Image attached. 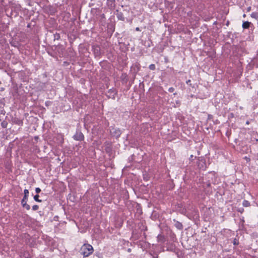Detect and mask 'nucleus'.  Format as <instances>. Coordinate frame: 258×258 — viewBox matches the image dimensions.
Masks as SVG:
<instances>
[{
  "label": "nucleus",
  "instance_id": "1",
  "mask_svg": "<svg viewBox=\"0 0 258 258\" xmlns=\"http://www.w3.org/2000/svg\"><path fill=\"white\" fill-rule=\"evenodd\" d=\"M94 251L93 247L89 244H83L80 249V252L84 257H87L91 254Z\"/></svg>",
  "mask_w": 258,
  "mask_h": 258
},
{
  "label": "nucleus",
  "instance_id": "2",
  "mask_svg": "<svg viewBox=\"0 0 258 258\" xmlns=\"http://www.w3.org/2000/svg\"><path fill=\"white\" fill-rule=\"evenodd\" d=\"M73 138L75 140L80 141L83 140L84 138L83 134L79 131L76 132Z\"/></svg>",
  "mask_w": 258,
  "mask_h": 258
},
{
  "label": "nucleus",
  "instance_id": "3",
  "mask_svg": "<svg viewBox=\"0 0 258 258\" xmlns=\"http://www.w3.org/2000/svg\"><path fill=\"white\" fill-rule=\"evenodd\" d=\"M27 200L23 199L21 201V204L23 207L26 208L27 210H30V206L27 204Z\"/></svg>",
  "mask_w": 258,
  "mask_h": 258
},
{
  "label": "nucleus",
  "instance_id": "4",
  "mask_svg": "<svg viewBox=\"0 0 258 258\" xmlns=\"http://www.w3.org/2000/svg\"><path fill=\"white\" fill-rule=\"evenodd\" d=\"M175 222L174 226L178 229L181 230L183 228V225L179 221H176L175 220H173Z\"/></svg>",
  "mask_w": 258,
  "mask_h": 258
},
{
  "label": "nucleus",
  "instance_id": "5",
  "mask_svg": "<svg viewBox=\"0 0 258 258\" xmlns=\"http://www.w3.org/2000/svg\"><path fill=\"white\" fill-rule=\"evenodd\" d=\"M250 23L248 21L244 22L242 24V28L243 29H248L249 27Z\"/></svg>",
  "mask_w": 258,
  "mask_h": 258
},
{
  "label": "nucleus",
  "instance_id": "6",
  "mask_svg": "<svg viewBox=\"0 0 258 258\" xmlns=\"http://www.w3.org/2000/svg\"><path fill=\"white\" fill-rule=\"evenodd\" d=\"M24 197L23 199L28 200V198L29 196V190L27 189H24Z\"/></svg>",
  "mask_w": 258,
  "mask_h": 258
},
{
  "label": "nucleus",
  "instance_id": "7",
  "mask_svg": "<svg viewBox=\"0 0 258 258\" xmlns=\"http://www.w3.org/2000/svg\"><path fill=\"white\" fill-rule=\"evenodd\" d=\"M157 240L159 242L163 243L164 242V237L163 235H159L157 237Z\"/></svg>",
  "mask_w": 258,
  "mask_h": 258
},
{
  "label": "nucleus",
  "instance_id": "8",
  "mask_svg": "<svg viewBox=\"0 0 258 258\" xmlns=\"http://www.w3.org/2000/svg\"><path fill=\"white\" fill-rule=\"evenodd\" d=\"M251 17L256 20H258V13L253 12L250 14Z\"/></svg>",
  "mask_w": 258,
  "mask_h": 258
},
{
  "label": "nucleus",
  "instance_id": "9",
  "mask_svg": "<svg viewBox=\"0 0 258 258\" xmlns=\"http://www.w3.org/2000/svg\"><path fill=\"white\" fill-rule=\"evenodd\" d=\"M250 203L247 200H244L242 203V205L245 207H248L250 206Z\"/></svg>",
  "mask_w": 258,
  "mask_h": 258
},
{
  "label": "nucleus",
  "instance_id": "10",
  "mask_svg": "<svg viewBox=\"0 0 258 258\" xmlns=\"http://www.w3.org/2000/svg\"><path fill=\"white\" fill-rule=\"evenodd\" d=\"M39 196L37 194L34 196V200L38 202H41L42 201L39 199Z\"/></svg>",
  "mask_w": 258,
  "mask_h": 258
},
{
  "label": "nucleus",
  "instance_id": "11",
  "mask_svg": "<svg viewBox=\"0 0 258 258\" xmlns=\"http://www.w3.org/2000/svg\"><path fill=\"white\" fill-rule=\"evenodd\" d=\"M149 68L151 70H155V68H156V67H155V65L154 64H151L149 66Z\"/></svg>",
  "mask_w": 258,
  "mask_h": 258
},
{
  "label": "nucleus",
  "instance_id": "12",
  "mask_svg": "<svg viewBox=\"0 0 258 258\" xmlns=\"http://www.w3.org/2000/svg\"><path fill=\"white\" fill-rule=\"evenodd\" d=\"M39 209V206L37 205H35L32 206V210L33 211H36Z\"/></svg>",
  "mask_w": 258,
  "mask_h": 258
},
{
  "label": "nucleus",
  "instance_id": "13",
  "mask_svg": "<svg viewBox=\"0 0 258 258\" xmlns=\"http://www.w3.org/2000/svg\"><path fill=\"white\" fill-rule=\"evenodd\" d=\"M35 191L37 194H39L41 192V189L39 187H36L35 188Z\"/></svg>",
  "mask_w": 258,
  "mask_h": 258
},
{
  "label": "nucleus",
  "instance_id": "14",
  "mask_svg": "<svg viewBox=\"0 0 258 258\" xmlns=\"http://www.w3.org/2000/svg\"><path fill=\"white\" fill-rule=\"evenodd\" d=\"M174 91V88L173 87H170L168 89V91L170 92H173Z\"/></svg>",
  "mask_w": 258,
  "mask_h": 258
},
{
  "label": "nucleus",
  "instance_id": "15",
  "mask_svg": "<svg viewBox=\"0 0 258 258\" xmlns=\"http://www.w3.org/2000/svg\"><path fill=\"white\" fill-rule=\"evenodd\" d=\"M6 124L7 123L5 122H3L2 123V126H3V127L5 128V127H6Z\"/></svg>",
  "mask_w": 258,
  "mask_h": 258
},
{
  "label": "nucleus",
  "instance_id": "16",
  "mask_svg": "<svg viewBox=\"0 0 258 258\" xmlns=\"http://www.w3.org/2000/svg\"><path fill=\"white\" fill-rule=\"evenodd\" d=\"M245 159L246 160L247 162H249L250 160V158L247 157H245Z\"/></svg>",
  "mask_w": 258,
  "mask_h": 258
},
{
  "label": "nucleus",
  "instance_id": "17",
  "mask_svg": "<svg viewBox=\"0 0 258 258\" xmlns=\"http://www.w3.org/2000/svg\"><path fill=\"white\" fill-rule=\"evenodd\" d=\"M251 10V7H249L247 8V12H249Z\"/></svg>",
  "mask_w": 258,
  "mask_h": 258
},
{
  "label": "nucleus",
  "instance_id": "18",
  "mask_svg": "<svg viewBox=\"0 0 258 258\" xmlns=\"http://www.w3.org/2000/svg\"><path fill=\"white\" fill-rule=\"evenodd\" d=\"M136 30L137 31H141V30H140L139 27H137L136 28Z\"/></svg>",
  "mask_w": 258,
  "mask_h": 258
},
{
  "label": "nucleus",
  "instance_id": "19",
  "mask_svg": "<svg viewBox=\"0 0 258 258\" xmlns=\"http://www.w3.org/2000/svg\"><path fill=\"white\" fill-rule=\"evenodd\" d=\"M190 82V80H188L186 81V84H188V85L189 84Z\"/></svg>",
  "mask_w": 258,
  "mask_h": 258
},
{
  "label": "nucleus",
  "instance_id": "20",
  "mask_svg": "<svg viewBox=\"0 0 258 258\" xmlns=\"http://www.w3.org/2000/svg\"><path fill=\"white\" fill-rule=\"evenodd\" d=\"M243 211H244L243 209H239L238 211L241 213H242Z\"/></svg>",
  "mask_w": 258,
  "mask_h": 258
},
{
  "label": "nucleus",
  "instance_id": "21",
  "mask_svg": "<svg viewBox=\"0 0 258 258\" xmlns=\"http://www.w3.org/2000/svg\"><path fill=\"white\" fill-rule=\"evenodd\" d=\"M108 2H110L111 3H114L115 0H107Z\"/></svg>",
  "mask_w": 258,
  "mask_h": 258
},
{
  "label": "nucleus",
  "instance_id": "22",
  "mask_svg": "<svg viewBox=\"0 0 258 258\" xmlns=\"http://www.w3.org/2000/svg\"><path fill=\"white\" fill-rule=\"evenodd\" d=\"M234 243V244H235V245H236V244H238V243L236 242V240H235L234 241V243Z\"/></svg>",
  "mask_w": 258,
  "mask_h": 258
},
{
  "label": "nucleus",
  "instance_id": "23",
  "mask_svg": "<svg viewBox=\"0 0 258 258\" xmlns=\"http://www.w3.org/2000/svg\"><path fill=\"white\" fill-rule=\"evenodd\" d=\"M246 123L247 124H248L249 123V121H246Z\"/></svg>",
  "mask_w": 258,
  "mask_h": 258
},
{
  "label": "nucleus",
  "instance_id": "24",
  "mask_svg": "<svg viewBox=\"0 0 258 258\" xmlns=\"http://www.w3.org/2000/svg\"><path fill=\"white\" fill-rule=\"evenodd\" d=\"M245 16H245V14H244V15H243V17H245Z\"/></svg>",
  "mask_w": 258,
  "mask_h": 258
},
{
  "label": "nucleus",
  "instance_id": "25",
  "mask_svg": "<svg viewBox=\"0 0 258 258\" xmlns=\"http://www.w3.org/2000/svg\"><path fill=\"white\" fill-rule=\"evenodd\" d=\"M192 157H193V156H192V155H191V156H190V158H192Z\"/></svg>",
  "mask_w": 258,
  "mask_h": 258
},
{
  "label": "nucleus",
  "instance_id": "26",
  "mask_svg": "<svg viewBox=\"0 0 258 258\" xmlns=\"http://www.w3.org/2000/svg\"><path fill=\"white\" fill-rule=\"evenodd\" d=\"M257 95H258V91H257Z\"/></svg>",
  "mask_w": 258,
  "mask_h": 258
}]
</instances>
